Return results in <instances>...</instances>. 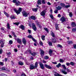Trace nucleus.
I'll return each instance as SVG.
<instances>
[{
    "label": "nucleus",
    "instance_id": "1",
    "mask_svg": "<svg viewBox=\"0 0 76 76\" xmlns=\"http://www.w3.org/2000/svg\"><path fill=\"white\" fill-rule=\"evenodd\" d=\"M37 67L38 62H36L35 64V66H34L33 64L30 65V69H31V70H32L35 69V68H37Z\"/></svg>",
    "mask_w": 76,
    "mask_h": 76
},
{
    "label": "nucleus",
    "instance_id": "2",
    "mask_svg": "<svg viewBox=\"0 0 76 76\" xmlns=\"http://www.w3.org/2000/svg\"><path fill=\"white\" fill-rule=\"evenodd\" d=\"M14 10L17 13V15H19V14H20L21 12H22V8H19L18 10H17L16 9H14Z\"/></svg>",
    "mask_w": 76,
    "mask_h": 76
},
{
    "label": "nucleus",
    "instance_id": "3",
    "mask_svg": "<svg viewBox=\"0 0 76 76\" xmlns=\"http://www.w3.org/2000/svg\"><path fill=\"white\" fill-rule=\"evenodd\" d=\"M12 2L15 4L16 6H19L20 4V2L18 0H13Z\"/></svg>",
    "mask_w": 76,
    "mask_h": 76
},
{
    "label": "nucleus",
    "instance_id": "4",
    "mask_svg": "<svg viewBox=\"0 0 76 76\" xmlns=\"http://www.w3.org/2000/svg\"><path fill=\"white\" fill-rule=\"evenodd\" d=\"M60 5L62 7H65V8H68L70 7V5H68L66 6L65 5V4H63V3H61L60 4Z\"/></svg>",
    "mask_w": 76,
    "mask_h": 76
},
{
    "label": "nucleus",
    "instance_id": "5",
    "mask_svg": "<svg viewBox=\"0 0 76 76\" xmlns=\"http://www.w3.org/2000/svg\"><path fill=\"white\" fill-rule=\"evenodd\" d=\"M22 13L23 16H25V17H27V16L29 14V12H26L25 11H23L22 12Z\"/></svg>",
    "mask_w": 76,
    "mask_h": 76
},
{
    "label": "nucleus",
    "instance_id": "6",
    "mask_svg": "<svg viewBox=\"0 0 76 76\" xmlns=\"http://www.w3.org/2000/svg\"><path fill=\"white\" fill-rule=\"evenodd\" d=\"M0 44H1V48H3L4 47V40H0Z\"/></svg>",
    "mask_w": 76,
    "mask_h": 76
},
{
    "label": "nucleus",
    "instance_id": "7",
    "mask_svg": "<svg viewBox=\"0 0 76 76\" xmlns=\"http://www.w3.org/2000/svg\"><path fill=\"white\" fill-rule=\"evenodd\" d=\"M1 70H5V71L9 72V70L7 69V68L4 67H2L0 68V71H1Z\"/></svg>",
    "mask_w": 76,
    "mask_h": 76
},
{
    "label": "nucleus",
    "instance_id": "8",
    "mask_svg": "<svg viewBox=\"0 0 76 76\" xmlns=\"http://www.w3.org/2000/svg\"><path fill=\"white\" fill-rule=\"evenodd\" d=\"M28 38H31V39H32L33 41H34V42H36V40H35V39H34V37H33L32 36V35H30L28 36Z\"/></svg>",
    "mask_w": 76,
    "mask_h": 76
},
{
    "label": "nucleus",
    "instance_id": "9",
    "mask_svg": "<svg viewBox=\"0 0 76 76\" xmlns=\"http://www.w3.org/2000/svg\"><path fill=\"white\" fill-rule=\"evenodd\" d=\"M45 66L46 67V68H47V69H52L51 66L47 64H45Z\"/></svg>",
    "mask_w": 76,
    "mask_h": 76
},
{
    "label": "nucleus",
    "instance_id": "10",
    "mask_svg": "<svg viewBox=\"0 0 76 76\" xmlns=\"http://www.w3.org/2000/svg\"><path fill=\"white\" fill-rule=\"evenodd\" d=\"M40 15L41 16H45V10H44L43 11H42L40 13Z\"/></svg>",
    "mask_w": 76,
    "mask_h": 76
},
{
    "label": "nucleus",
    "instance_id": "11",
    "mask_svg": "<svg viewBox=\"0 0 76 76\" xmlns=\"http://www.w3.org/2000/svg\"><path fill=\"white\" fill-rule=\"evenodd\" d=\"M39 64L40 67L42 69H44V65H43V64H42V63L41 62H40L39 63Z\"/></svg>",
    "mask_w": 76,
    "mask_h": 76
},
{
    "label": "nucleus",
    "instance_id": "12",
    "mask_svg": "<svg viewBox=\"0 0 76 76\" xmlns=\"http://www.w3.org/2000/svg\"><path fill=\"white\" fill-rule=\"evenodd\" d=\"M32 28L33 29V30L35 31L36 30H37V27H36V26H35V25L34 24H32Z\"/></svg>",
    "mask_w": 76,
    "mask_h": 76
},
{
    "label": "nucleus",
    "instance_id": "13",
    "mask_svg": "<svg viewBox=\"0 0 76 76\" xmlns=\"http://www.w3.org/2000/svg\"><path fill=\"white\" fill-rule=\"evenodd\" d=\"M17 42H18V43H19V44H22V40L19 39H17Z\"/></svg>",
    "mask_w": 76,
    "mask_h": 76
},
{
    "label": "nucleus",
    "instance_id": "14",
    "mask_svg": "<svg viewBox=\"0 0 76 76\" xmlns=\"http://www.w3.org/2000/svg\"><path fill=\"white\" fill-rule=\"evenodd\" d=\"M28 51L30 54H31V55H32V56H35L36 55V53H31V50H28Z\"/></svg>",
    "mask_w": 76,
    "mask_h": 76
},
{
    "label": "nucleus",
    "instance_id": "15",
    "mask_svg": "<svg viewBox=\"0 0 76 76\" xmlns=\"http://www.w3.org/2000/svg\"><path fill=\"white\" fill-rule=\"evenodd\" d=\"M61 20L62 21V22H64L65 20H66V18L64 17H62L61 18Z\"/></svg>",
    "mask_w": 76,
    "mask_h": 76
},
{
    "label": "nucleus",
    "instance_id": "16",
    "mask_svg": "<svg viewBox=\"0 0 76 76\" xmlns=\"http://www.w3.org/2000/svg\"><path fill=\"white\" fill-rule=\"evenodd\" d=\"M55 28L56 30H58V29H59V27H58V24H55Z\"/></svg>",
    "mask_w": 76,
    "mask_h": 76
},
{
    "label": "nucleus",
    "instance_id": "17",
    "mask_svg": "<svg viewBox=\"0 0 76 76\" xmlns=\"http://www.w3.org/2000/svg\"><path fill=\"white\" fill-rule=\"evenodd\" d=\"M19 28L21 29L22 30H24V29H25V27L22 25L20 26L19 27Z\"/></svg>",
    "mask_w": 76,
    "mask_h": 76
},
{
    "label": "nucleus",
    "instance_id": "18",
    "mask_svg": "<svg viewBox=\"0 0 76 76\" xmlns=\"http://www.w3.org/2000/svg\"><path fill=\"white\" fill-rule=\"evenodd\" d=\"M37 4L40 5V4H42V2H41V0H39L37 1Z\"/></svg>",
    "mask_w": 76,
    "mask_h": 76
},
{
    "label": "nucleus",
    "instance_id": "19",
    "mask_svg": "<svg viewBox=\"0 0 76 76\" xmlns=\"http://www.w3.org/2000/svg\"><path fill=\"white\" fill-rule=\"evenodd\" d=\"M67 43L68 44H69V45H70V44H72L73 43V42L72 41H68L67 42Z\"/></svg>",
    "mask_w": 76,
    "mask_h": 76
},
{
    "label": "nucleus",
    "instance_id": "20",
    "mask_svg": "<svg viewBox=\"0 0 76 76\" xmlns=\"http://www.w3.org/2000/svg\"><path fill=\"white\" fill-rule=\"evenodd\" d=\"M23 44H24L25 45H26V40H25V39L23 38Z\"/></svg>",
    "mask_w": 76,
    "mask_h": 76
},
{
    "label": "nucleus",
    "instance_id": "21",
    "mask_svg": "<svg viewBox=\"0 0 76 76\" xmlns=\"http://www.w3.org/2000/svg\"><path fill=\"white\" fill-rule=\"evenodd\" d=\"M7 26L8 29H10V26L9 23H7Z\"/></svg>",
    "mask_w": 76,
    "mask_h": 76
},
{
    "label": "nucleus",
    "instance_id": "22",
    "mask_svg": "<svg viewBox=\"0 0 76 76\" xmlns=\"http://www.w3.org/2000/svg\"><path fill=\"white\" fill-rule=\"evenodd\" d=\"M61 72L64 74L65 75H67V72L65 71H64L63 70H61Z\"/></svg>",
    "mask_w": 76,
    "mask_h": 76
},
{
    "label": "nucleus",
    "instance_id": "23",
    "mask_svg": "<svg viewBox=\"0 0 76 76\" xmlns=\"http://www.w3.org/2000/svg\"><path fill=\"white\" fill-rule=\"evenodd\" d=\"M44 51L42 50H41V53H40V54L42 56H43L44 55Z\"/></svg>",
    "mask_w": 76,
    "mask_h": 76
},
{
    "label": "nucleus",
    "instance_id": "24",
    "mask_svg": "<svg viewBox=\"0 0 76 76\" xmlns=\"http://www.w3.org/2000/svg\"><path fill=\"white\" fill-rule=\"evenodd\" d=\"M31 19H33V20H35L36 19V18L34 16H31Z\"/></svg>",
    "mask_w": 76,
    "mask_h": 76
},
{
    "label": "nucleus",
    "instance_id": "25",
    "mask_svg": "<svg viewBox=\"0 0 76 76\" xmlns=\"http://www.w3.org/2000/svg\"><path fill=\"white\" fill-rule=\"evenodd\" d=\"M4 13L5 14V15L7 16V17H9V15L8 14L7 12H6L5 11H4Z\"/></svg>",
    "mask_w": 76,
    "mask_h": 76
},
{
    "label": "nucleus",
    "instance_id": "26",
    "mask_svg": "<svg viewBox=\"0 0 76 76\" xmlns=\"http://www.w3.org/2000/svg\"><path fill=\"white\" fill-rule=\"evenodd\" d=\"M71 25L72 26H74V27H75V26H76V23L73 22L72 23Z\"/></svg>",
    "mask_w": 76,
    "mask_h": 76
},
{
    "label": "nucleus",
    "instance_id": "27",
    "mask_svg": "<svg viewBox=\"0 0 76 76\" xmlns=\"http://www.w3.org/2000/svg\"><path fill=\"white\" fill-rule=\"evenodd\" d=\"M18 64L20 66H22V65H23V63L20 61L18 62Z\"/></svg>",
    "mask_w": 76,
    "mask_h": 76
},
{
    "label": "nucleus",
    "instance_id": "28",
    "mask_svg": "<svg viewBox=\"0 0 76 76\" xmlns=\"http://www.w3.org/2000/svg\"><path fill=\"white\" fill-rule=\"evenodd\" d=\"M36 23H37V25H38V26H39V28H41V26H40V24H39V22H38V21H36Z\"/></svg>",
    "mask_w": 76,
    "mask_h": 76
},
{
    "label": "nucleus",
    "instance_id": "29",
    "mask_svg": "<svg viewBox=\"0 0 76 76\" xmlns=\"http://www.w3.org/2000/svg\"><path fill=\"white\" fill-rule=\"evenodd\" d=\"M44 29H45V31H46L48 33L49 32V31L48 30V28H44Z\"/></svg>",
    "mask_w": 76,
    "mask_h": 76
},
{
    "label": "nucleus",
    "instance_id": "30",
    "mask_svg": "<svg viewBox=\"0 0 76 76\" xmlns=\"http://www.w3.org/2000/svg\"><path fill=\"white\" fill-rule=\"evenodd\" d=\"M38 10V8H33L32 9V10L33 12H37Z\"/></svg>",
    "mask_w": 76,
    "mask_h": 76
},
{
    "label": "nucleus",
    "instance_id": "31",
    "mask_svg": "<svg viewBox=\"0 0 76 76\" xmlns=\"http://www.w3.org/2000/svg\"><path fill=\"white\" fill-rule=\"evenodd\" d=\"M12 33L14 37H15V38H16V37H17L16 35V34H15L14 32L12 31Z\"/></svg>",
    "mask_w": 76,
    "mask_h": 76
},
{
    "label": "nucleus",
    "instance_id": "32",
    "mask_svg": "<svg viewBox=\"0 0 76 76\" xmlns=\"http://www.w3.org/2000/svg\"><path fill=\"white\" fill-rule=\"evenodd\" d=\"M56 8L58 10H61V7L60 6H58Z\"/></svg>",
    "mask_w": 76,
    "mask_h": 76
},
{
    "label": "nucleus",
    "instance_id": "33",
    "mask_svg": "<svg viewBox=\"0 0 76 76\" xmlns=\"http://www.w3.org/2000/svg\"><path fill=\"white\" fill-rule=\"evenodd\" d=\"M41 38L44 41V40H45V36L43 35L41 37Z\"/></svg>",
    "mask_w": 76,
    "mask_h": 76
},
{
    "label": "nucleus",
    "instance_id": "34",
    "mask_svg": "<svg viewBox=\"0 0 76 76\" xmlns=\"http://www.w3.org/2000/svg\"><path fill=\"white\" fill-rule=\"evenodd\" d=\"M61 67H63V68H64V69H66V66H65V65H61Z\"/></svg>",
    "mask_w": 76,
    "mask_h": 76
},
{
    "label": "nucleus",
    "instance_id": "35",
    "mask_svg": "<svg viewBox=\"0 0 76 76\" xmlns=\"http://www.w3.org/2000/svg\"><path fill=\"white\" fill-rule=\"evenodd\" d=\"M59 62L60 63H63L64 62V60H63L62 59H60L59 60Z\"/></svg>",
    "mask_w": 76,
    "mask_h": 76
},
{
    "label": "nucleus",
    "instance_id": "36",
    "mask_svg": "<svg viewBox=\"0 0 76 76\" xmlns=\"http://www.w3.org/2000/svg\"><path fill=\"white\" fill-rule=\"evenodd\" d=\"M58 68H59V67H60L61 66V63H59L58 64V65H57L56 66Z\"/></svg>",
    "mask_w": 76,
    "mask_h": 76
},
{
    "label": "nucleus",
    "instance_id": "37",
    "mask_svg": "<svg viewBox=\"0 0 76 76\" xmlns=\"http://www.w3.org/2000/svg\"><path fill=\"white\" fill-rule=\"evenodd\" d=\"M72 30L73 32H76V28H72Z\"/></svg>",
    "mask_w": 76,
    "mask_h": 76
},
{
    "label": "nucleus",
    "instance_id": "38",
    "mask_svg": "<svg viewBox=\"0 0 76 76\" xmlns=\"http://www.w3.org/2000/svg\"><path fill=\"white\" fill-rule=\"evenodd\" d=\"M69 15L70 17L71 18V17H72V13L71 12H69Z\"/></svg>",
    "mask_w": 76,
    "mask_h": 76
},
{
    "label": "nucleus",
    "instance_id": "39",
    "mask_svg": "<svg viewBox=\"0 0 76 76\" xmlns=\"http://www.w3.org/2000/svg\"><path fill=\"white\" fill-rule=\"evenodd\" d=\"M70 65H71V66H73L75 65V64L74 62H71L70 63Z\"/></svg>",
    "mask_w": 76,
    "mask_h": 76
},
{
    "label": "nucleus",
    "instance_id": "40",
    "mask_svg": "<svg viewBox=\"0 0 76 76\" xmlns=\"http://www.w3.org/2000/svg\"><path fill=\"white\" fill-rule=\"evenodd\" d=\"M52 42L53 43H56V39H52Z\"/></svg>",
    "mask_w": 76,
    "mask_h": 76
},
{
    "label": "nucleus",
    "instance_id": "41",
    "mask_svg": "<svg viewBox=\"0 0 76 76\" xmlns=\"http://www.w3.org/2000/svg\"><path fill=\"white\" fill-rule=\"evenodd\" d=\"M57 47H60V48H62V46L61 45L59 44L57 45Z\"/></svg>",
    "mask_w": 76,
    "mask_h": 76
},
{
    "label": "nucleus",
    "instance_id": "42",
    "mask_svg": "<svg viewBox=\"0 0 76 76\" xmlns=\"http://www.w3.org/2000/svg\"><path fill=\"white\" fill-rule=\"evenodd\" d=\"M11 18L12 19H15V17L13 15H12L11 16Z\"/></svg>",
    "mask_w": 76,
    "mask_h": 76
},
{
    "label": "nucleus",
    "instance_id": "43",
    "mask_svg": "<svg viewBox=\"0 0 76 76\" xmlns=\"http://www.w3.org/2000/svg\"><path fill=\"white\" fill-rule=\"evenodd\" d=\"M66 66H69L70 65V63H68V62H66Z\"/></svg>",
    "mask_w": 76,
    "mask_h": 76
},
{
    "label": "nucleus",
    "instance_id": "44",
    "mask_svg": "<svg viewBox=\"0 0 76 76\" xmlns=\"http://www.w3.org/2000/svg\"><path fill=\"white\" fill-rule=\"evenodd\" d=\"M50 17L52 19H54V17H53V15H50Z\"/></svg>",
    "mask_w": 76,
    "mask_h": 76
},
{
    "label": "nucleus",
    "instance_id": "45",
    "mask_svg": "<svg viewBox=\"0 0 76 76\" xmlns=\"http://www.w3.org/2000/svg\"><path fill=\"white\" fill-rule=\"evenodd\" d=\"M1 76H7L6 75L2 73L1 74Z\"/></svg>",
    "mask_w": 76,
    "mask_h": 76
},
{
    "label": "nucleus",
    "instance_id": "46",
    "mask_svg": "<svg viewBox=\"0 0 76 76\" xmlns=\"http://www.w3.org/2000/svg\"><path fill=\"white\" fill-rule=\"evenodd\" d=\"M2 52H3V50L2 49H0V54H1L2 53Z\"/></svg>",
    "mask_w": 76,
    "mask_h": 76
},
{
    "label": "nucleus",
    "instance_id": "47",
    "mask_svg": "<svg viewBox=\"0 0 76 76\" xmlns=\"http://www.w3.org/2000/svg\"><path fill=\"white\" fill-rule=\"evenodd\" d=\"M42 4H45V0H42Z\"/></svg>",
    "mask_w": 76,
    "mask_h": 76
},
{
    "label": "nucleus",
    "instance_id": "48",
    "mask_svg": "<svg viewBox=\"0 0 76 76\" xmlns=\"http://www.w3.org/2000/svg\"><path fill=\"white\" fill-rule=\"evenodd\" d=\"M13 24L14 25H18L19 24V23H13Z\"/></svg>",
    "mask_w": 76,
    "mask_h": 76
},
{
    "label": "nucleus",
    "instance_id": "49",
    "mask_svg": "<svg viewBox=\"0 0 76 76\" xmlns=\"http://www.w3.org/2000/svg\"><path fill=\"white\" fill-rule=\"evenodd\" d=\"M49 53L51 55L52 53V50H50L49 51Z\"/></svg>",
    "mask_w": 76,
    "mask_h": 76
},
{
    "label": "nucleus",
    "instance_id": "50",
    "mask_svg": "<svg viewBox=\"0 0 76 76\" xmlns=\"http://www.w3.org/2000/svg\"><path fill=\"white\" fill-rule=\"evenodd\" d=\"M0 65H1V66H3V65H4V63L0 61Z\"/></svg>",
    "mask_w": 76,
    "mask_h": 76
},
{
    "label": "nucleus",
    "instance_id": "51",
    "mask_svg": "<svg viewBox=\"0 0 76 76\" xmlns=\"http://www.w3.org/2000/svg\"><path fill=\"white\" fill-rule=\"evenodd\" d=\"M51 35L53 37H54V33H53V32L51 34Z\"/></svg>",
    "mask_w": 76,
    "mask_h": 76
},
{
    "label": "nucleus",
    "instance_id": "52",
    "mask_svg": "<svg viewBox=\"0 0 76 76\" xmlns=\"http://www.w3.org/2000/svg\"><path fill=\"white\" fill-rule=\"evenodd\" d=\"M39 44L41 45H42V46L43 45V43H42V42L41 41H40L39 42Z\"/></svg>",
    "mask_w": 76,
    "mask_h": 76
},
{
    "label": "nucleus",
    "instance_id": "53",
    "mask_svg": "<svg viewBox=\"0 0 76 76\" xmlns=\"http://www.w3.org/2000/svg\"><path fill=\"white\" fill-rule=\"evenodd\" d=\"M48 44L50 46H51V45H52V42H50L48 43Z\"/></svg>",
    "mask_w": 76,
    "mask_h": 76
},
{
    "label": "nucleus",
    "instance_id": "54",
    "mask_svg": "<svg viewBox=\"0 0 76 76\" xmlns=\"http://www.w3.org/2000/svg\"><path fill=\"white\" fill-rule=\"evenodd\" d=\"M1 31H4V28L3 27H1Z\"/></svg>",
    "mask_w": 76,
    "mask_h": 76
},
{
    "label": "nucleus",
    "instance_id": "55",
    "mask_svg": "<svg viewBox=\"0 0 76 76\" xmlns=\"http://www.w3.org/2000/svg\"><path fill=\"white\" fill-rule=\"evenodd\" d=\"M54 12L55 13H57V12H58V10H56L54 11Z\"/></svg>",
    "mask_w": 76,
    "mask_h": 76
},
{
    "label": "nucleus",
    "instance_id": "56",
    "mask_svg": "<svg viewBox=\"0 0 76 76\" xmlns=\"http://www.w3.org/2000/svg\"><path fill=\"white\" fill-rule=\"evenodd\" d=\"M9 42L10 44H12L13 43V41H12V40H10Z\"/></svg>",
    "mask_w": 76,
    "mask_h": 76
},
{
    "label": "nucleus",
    "instance_id": "57",
    "mask_svg": "<svg viewBox=\"0 0 76 76\" xmlns=\"http://www.w3.org/2000/svg\"><path fill=\"white\" fill-rule=\"evenodd\" d=\"M48 56H45V59H48Z\"/></svg>",
    "mask_w": 76,
    "mask_h": 76
},
{
    "label": "nucleus",
    "instance_id": "58",
    "mask_svg": "<svg viewBox=\"0 0 76 76\" xmlns=\"http://www.w3.org/2000/svg\"><path fill=\"white\" fill-rule=\"evenodd\" d=\"M7 56H9V55L11 54V53H10V52L7 53Z\"/></svg>",
    "mask_w": 76,
    "mask_h": 76
},
{
    "label": "nucleus",
    "instance_id": "59",
    "mask_svg": "<svg viewBox=\"0 0 76 76\" xmlns=\"http://www.w3.org/2000/svg\"><path fill=\"white\" fill-rule=\"evenodd\" d=\"M74 48H75V49H76V45H73V46Z\"/></svg>",
    "mask_w": 76,
    "mask_h": 76
},
{
    "label": "nucleus",
    "instance_id": "60",
    "mask_svg": "<svg viewBox=\"0 0 76 76\" xmlns=\"http://www.w3.org/2000/svg\"><path fill=\"white\" fill-rule=\"evenodd\" d=\"M28 32L29 34H31V31L30 30H28Z\"/></svg>",
    "mask_w": 76,
    "mask_h": 76
},
{
    "label": "nucleus",
    "instance_id": "61",
    "mask_svg": "<svg viewBox=\"0 0 76 76\" xmlns=\"http://www.w3.org/2000/svg\"><path fill=\"white\" fill-rule=\"evenodd\" d=\"M52 63L53 64H57V62H52Z\"/></svg>",
    "mask_w": 76,
    "mask_h": 76
},
{
    "label": "nucleus",
    "instance_id": "62",
    "mask_svg": "<svg viewBox=\"0 0 76 76\" xmlns=\"http://www.w3.org/2000/svg\"><path fill=\"white\" fill-rule=\"evenodd\" d=\"M67 71L68 72H70V70L68 69H67Z\"/></svg>",
    "mask_w": 76,
    "mask_h": 76
},
{
    "label": "nucleus",
    "instance_id": "63",
    "mask_svg": "<svg viewBox=\"0 0 76 76\" xmlns=\"http://www.w3.org/2000/svg\"><path fill=\"white\" fill-rule=\"evenodd\" d=\"M21 76H26V75L24 74H21Z\"/></svg>",
    "mask_w": 76,
    "mask_h": 76
},
{
    "label": "nucleus",
    "instance_id": "64",
    "mask_svg": "<svg viewBox=\"0 0 76 76\" xmlns=\"http://www.w3.org/2000/svg\"><path fill=\"white\" fill-rule=\"evenodd\" d=\"M47 3L48 5H51V3H50L49 2H48Z\"/></svg>",
    "mask_w": 76,
    "mask_h": 76
}]
</instances>
